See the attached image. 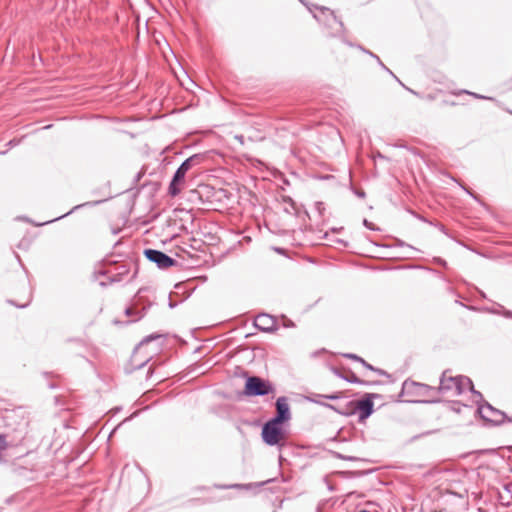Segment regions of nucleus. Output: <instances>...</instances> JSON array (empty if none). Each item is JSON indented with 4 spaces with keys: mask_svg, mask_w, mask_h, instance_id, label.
<instances>
[{
    "mask_svg": "<svg viewBox=\"0 0 512 512\" xmlns=\"http://www.w3.org/2000/svg\"><path fill=\"white\" fill-rule=\"evenodd\" d=\"M271 480H267L265 482H260V483H249V484H230V485H215L216 488L218 489H245V490H249L251 489L252 487H260V486H263L264 484L270 482Z\"/></svg>",
    "mask_w": 512,
    "mask_h": 512,
    "instance_id": "nucleus-11",
    "label": "nucleus"
},
{
    "mask_svg": "<svg viewBox=\"0 0 512 512\" xmlns=\"http://www.w3.org/2000/svg\"><path fill=\"white\" fill-rule=\"evenodd\" d=\"M146 362H143L141 364L138 365V368H141Z\"/></svg>",
    "mask_w": 512,
    "mask_h": 512,
    "instance_id": "nucleus-43",
    "label": "nucleus"
},
{
    "mask_svg": "<svg viewBox=\"0 0 512 512\" xmlns=\"http://www.w3.org/2000/svg\"><path fill=\"white\" fill-rule=\"evenodd\" d=\"M314 18L317 19L318 21H321V19L319 18V16L317 14H314Z\"/></svg>",
    "mask_w": 512,
    "mask_h": 512,
    "instance_id": "nucleus-42",
    "label": "nucleus"
},
{
    "mask_svg": "<svg viewBox=\"0 0 512 512\" xmlns=\"http://www.w3.org/2000/svg\"><path fill=\"white\" fill-rule=\"evenodd\" d=\"M7 447L6 438L4 435L0 434V453L5 450Z\"/></svg>",
    "mask_w": 512,
    "mask_h": 512,
    "instance_id": "nucleus-26",
    "label": "nucleus"
},
{
    "mask_svg": "<svg viewBox=\"0 0 512 512\" xmlns=\"http://www.w3.org/2000/svg\"><path fill=\"white\" fill-rule=\"evenodd\" d=\"M503 309H505L502 305L498 304V308H492L489 309V312L496 315H502L503 316Z\"/></svg>",
    "mask_w": 512,
    "mask_h": 512,
    "instance_id": "nucleus-22",
    "label": "nucleus"
},
{
    "mask_svg": "<svg viewBox=\"0 0 512 512\" xmlns=\"http://www.w3.org/2000/svg\"><path fill=\"white\" fill-rule=\"evenodd\" d=\"M102 200H99V201H93V202H86V203H83V204H79V205H76L74 206L70 211H68L67 213H65L64 215H61L59 217H56L55 219L53 220H50V221H46L44 224H48V223H51L53 221H56V220H59V219H62L63 217L65 216H68L70 215L71 213H73L74 211L80 209L81 207H84V206H94V205H97L99 203H101Z\"/></svg>",
    "mask_w": 512,
    "mask_h": 512,
    "instance_id": "nucleus-13",
    "label": "nucleus"
},
{
    "mask_svg": "<svg viewBox=\"0 0 512 512\" xmlns=\"http://www.w3.org/2000/svg\"><path fill=\"white\" fill-rule=\"evenodd\" d=\"M409 91H410L412 94L417 95V93H416L415 91H413V90H411V89H409Z\"/></svg>",
    "mask_w": 512,
    "mask_h": 512,
    "instance_id": "nucleus-45",
    "label": "nucleus"
},
{
    "mask_svg": "<svg viewBox=\"0 0 512 512\" xmlns=\"http://www.w3.org/2000/svg\"><path fill=\"white\" fill-rule=\"evenodd\" d=\"M355 194L359 197V198H364L365 197V192L363 190H356L355 191Z\"/></svg>",
    "mask_w": 512,
    "mask_h": 512,
    "instance_id": "nucleus-34",
    "label": "nucleus"
},
{
    "mask_svg": "<svg viewBox=\"0 0 512 512\" xmlns=\"http://www.w3.org/2000/svg\"><path fill=\"white\" fill-rule=\"evenodd\" d=\"M337 242H338V243L343 244L344 246H347V243H346V242H344L343 240H340V239H339V240H337Z\"/></svg>",
    "mask_w": 512,
    "mask_h": 512,
    "instance_id": "nucleus-40",
    "label": "nucleus"
},
{
    "mask_svg": "<svg viewBox=\"0 0 512 512\" xmlns=\"http://www.w3.org/2000/svg\"><path fill=\"white\" fill-rule=\"evenodd\" d=\"M451 410L455 413H461L462 410H472V407L466 404H462L460 402H453L450 406Z\"/></svg>",
    "mask_w": 512,
    "mask_h": 512,
    "instance_id": "nucleus-15",
    "label": "nucleus"
},
{
    "mask_svg": "<svg viewBox=\"0 0 512 512\" xmlns=\"http://www.w3.org/2000/svg\"><path fill=\"white\" fill-rule=\"evenodd\" d=\"M144 255L150 262L155 263L160 269H167L177 265V261L175 259L160 250L148 248L144 250Z\"/></svg>",
    "mask_w": 512,
    "mask_h": 512,
    "instance_id": "nucleus-8",
    "label": "nucleus"
},
{
    "mask_svg": "<svg viewBox=\"0 0 512 512\" xmlns=\"http://www.w3.org/2000/svg\"><path fill=\"white\" fill-rule=\"evenodd\" d=\"M437 388L438 395L448 394L450 396H459L467 389L470 390L474 396L478 398L477 401L482 400V394L474 389L471 379L467 376H452L449 370H445L440 377V384Z\"/></svg>",
    "mask_w": 512,
    "mask_h": 512,
    "instance_id": "nucleus-1",
    "label": "nucleus"
},
{
    "mask_svg": "<svg viewBox=\"0 0 512 512\" xmlns=\"http://www.w3.org/2000/svg\"><path fill=\"white\" fill-rule=\"evenodd\" d=\"M315 209L317 210V212L319 213L320 216L323 215V212L325 210V206H324V203L323 202H316L315 203Z\"/></svg>",
    "mask_w": 512,
    "mask_h": 512,
    "instance_id": "nucleus-23",
    "label": "nucleus"
},
{
    "mask_svg": "<svg viewBox=\"0 0 512 512\" xmlns=\"http://www.w3.org/2000/svg\"><path fill=\"white\" fill-rule=\"evenodd\" d=\"M301 2H303V0H300Z\"/></svg>",
    "mask_w": 512,
    "mask_h": 512,
    "instance_id": "nucleus-49",
    "label": "nucleus"
},
{
    "mask_svg": "<svg viewBox=\"0 0 512 512\" xmlns=\"http://www.w3.org/2000/svg\"><path fill=\"white\" fill-rule=\"evenodd\" d=\"M344 357L345 358H348V359H352V360H355V361H358L361 363V360H363V358L359 357L358 355L356 354H352V353H347V354H344Z\"/></svg>",
    "mask_w": 512,
    "mask_h": 512,
    "instance_id": "nucleus-25",
    "label": "nucleus"
},
{
    "mask_svg": "<svg viewBox=\"0 0 512 512\" xmlns=\"http://www.w3.org/2000/svg\"><path fill=\"white\" fill-rule=\"evenodd\" d=\"M153 338H154L153 336H148V337L145 339V341H147V342H148V341H150V340H151V339H153Z\"/></svg>",
    "mask_w": 512,
    "mask_h": 512,
    "instance_id": "nucleus-41",
    "label": "nucleus"
},
{
    "mask_svg": "<svg viewBox=\"0 0 512 512\" xmlns=\"http://www.w3.org/2000/svg\"><path fill=\"white\" fill-rule=\"evenodd\" d=\"M348 46H352V44L348 41H344Z\"/></svg>",
    "mask_w": 512,
    "mask_h": 512,
    "instance_id": "nucleus-44",
    "label": "nucleus"
},
{
    "mask_svg": "<svg viewBox=\"0 0 512 512\" xmlns=\"http://www.w3.org/2000/svg\"><path fill=\"white\" fill-rule=\"evenodd\" d=\"M376 61H377V63L380 65V67H381L382 69H384V70H385V71H387L389 74H391V75H392V76H393V77H394V78H395V79H396V80H397V81H398L402 86H404V85L402 84V82H401V81H400V80H399V79L394 75V73H393L389 68H387V67L383 64V62L380 60V58H379V57H378V59H376Z\"/></svg>",
    "mask_w": 512,
    "mask_h": 512,
    "instance_id": "nucleus-21",
    "label": "nucleus"
},
{
    "mask_svg": "<svg viewBox=\"0 0 512 512\" xmlns=\"http://www.w3.org/2000/svg\"><path fill=\"white\" fill-rule=\"evenodd\" d=\"M315 8L317 10H319L322 14H327L329 15V17L334 21V22H337L339 24L340 27H343V23L341 21H337V18L336 16L334 15V12L331 11L329 8L327 7H318V6H315Z\"/></svg>",
    "mask_w": 512,
    "mask_h": 512,
    "instance_id": "nucleus-16",
    "label": "nucleus"
},
{
    "mask_svg": "<svg viewBox=\"0 0 512 512\" xmlns=\"http://www.w3.org/2000/svg\"><path fill=\"white\" fill-rule=\"evenodd\" d=\"M361 364H362L365 368H367V369H369V370H372V371L376 370V368H375L374 366H372L371 364H369L368 362H366L364 359H363V360H361Z\"/></svg>",
    "mask_w": 512,
    "mask_h": 512,
    "instance_id": "nucleus-28",
    "label": "nucleus"
},
{
    "mask_svg": "<svg viewBox=\"0 0 512 512\" xmlns=\"http://www.w3.org/2000/svg\"><path fill=\"white\" fill-rule=\"evenodd\" d=\"M435 262H436L437 264L442 265V266H446V264H447V263H446V261H445V260H443L442 258H436V259H435Z\"/></svg>",
    "mask_w": 512,
    "mask_h": 512,
    "instance_id": "nucleus-35",
    "label": "nucleus"
},
{
    "mask_svg": "<svg viewBox=\"0 0 512 512\" xmlns=\"http://www.w3.org/2000/svg\"><path fill=\"white\" fill-rule=\"evenodd\" d=\"M235 139L238 140L241 144L244 143V136H242V135H236Z\"/></svg>",
    "mask_w": 512,
    "mask_h": 512,
    "instance_id": "nucleus-38",
    "label": "nucleus"
},
{
    "mask_svg": "<svg viewBox=\"0 0 512 512\" xmlns=\"http://www.w3.org/2000/svg\"><path fill=\"white\" fill-rule=\"evenodd\" d=\"M323 397L325 399H329V400H336V399L340 398V394L339 393H334V394H330V395H324Z\"/></svg>",
    "mask_w": 512,
    "mask_h": 512,
    "instance_id": "nucleus-27",
    "label": "nucleus"
},
{
    "mask_svg": "<svg viewBox=\"0 0 512 512\" xmlns=\"http://www.w3.org/2000/svg\"><path fill=\"white\" fill-rule=\"evenodd\" d=\"M344 380L350 383H356V384H362L364 383L362 380H360L352 371L349 372V375L346 377H343Z\"/></svg>",
    "mask_w": 512,
    "mask_h": 512,
    "instance_id": "nucleus-19",
    "label": "nucleus"
},
{
    "mask_svg": "<svg viewBox=\"0 0 512 512\" xmlns=\"http://www.w3.org/2000/svg\"><path fill=\"white\" fill-rule=\"evenodd\" d=\"M359 512H368L367 510H360Z\"/></svg>",
    "mask_w": 512,
    "mask_h": 512,
    "instance_id": "nucleus-47",
    "label": "nucleus"
},
{
    "mask_svg": "<svg viewBox=\"0 0 512 512\" xmlns=\"http://www.w3.org/2000/svg\"><path fill=\"white\" fill-rule=\"evenodd\" d=\"M359 48L365 52L366 54L370 55L372 58L374 59H378V56L376 54H374L373 52L369 51V50H366L365 48H363L362 46H359Z\"/></svg>",
    "mask_w": 512,
    "mask_h": 512,
    "instance_id": "nucleus-29",
    "label": "nucleus"
},
{
    "mask_svg": "<svg viewBox=\"0 0 512 512\" xmlns=\"http://www.w3.org/2000/svg\"><path fill=\"white\" fill-rule=\"evenodd\" d=\"M336 457L339 458V459H344V460H349V461H357V460H359V458H357V457L346 456V455H343V454H340V453H336Z\"/></svg>",
    "mask_w": 512,
    "mask_h": 512,
    "instance_id": "nucleus-24",
    "label": "nucleus"
},
{
    "mask_svg": "<svg viewBox=\"0 0 512 512\" xmlns=\"http://www.w3.org/2000/svg\"><path fill=\"white\" fill-rule=\"evenodd\" d=\"M397 246H407L408 248L413 249V247L411 245L405 244L401 240H397Z\"/></svg>",
    "mask_w": 512,
    "mask_h": 512,
    "instance_id": "nucleus-37",
    "label": "nucleus"
},
{
    "mask_svg": "<svg viewBox=\"0 0 512 512\" xmlns=\"http://www.w3.org/2000/svg\"><path fill=\"white\" fill-rule=\"evenodd\" d=\"M451 493L456 495L459 498H464L467 495V490L464 489L462 492H451Z\"/></svg>",
    "mask_w": 512,
    "mask_h": 512,
    "instance_id": "nucleus-30",
    "label": "nucleus"
},
{
    "mask_svg": "<svg viewBox=\"0 0 512 512\" xmlns=\"http://www.w3.org/2000/svg\"><path fill=\"white\" fill-rule=\"evenodd\" d=\"M323 396H324V394L313 393L310 396H308L307 399L310 402H313V403H316V404H320V405H323V406L327 407L328 404L327 403H323L321 401V399H325Z\"/></svg>",
    "mask_w": 512,
    "mask_h": 512,
    "instance_id": "nucleus-17",
    "label": "nucleus"
},
{
    "mask_svg": "<svg viewBox=\"0 0 512 512\" xmlns=\"http://www.w3.org/2000/svg\"><path fill=\"white\" fill-rule=\"evenodd\" d=\"M363 224H364V226H366L368 229H371V230H374V229H375V228H374V226H373V224H372V223H370L367 219H364V220H363Z\"/></svg>",
    "mask_w": 512,
    "mask_h": 512,
    "instance_id": "nucleus-32",
    "label": "nucleus"
},
{
    "mask_svg": "<svg viewBox=\"0 0 512 512\" xmlns=\"http://www.w3.org/2000/svg\"><path fill=\"white\" fill-rule=\"evenodd\" d=\"M261 436L265 444L276 446L284 439L285 433L281 423L270 419L263 425Z\"/></svg>",
    "mask_w": 512,
    "mask_h": 512,
    "instance_id": "nucleus-6",
    "label": "nucleus"
},
{
    "mask_svg": "<svg viewBox=\"0 0 512 512\" xmlns=\"http://www.w3.org/2000/svg\"><path fill=\"white\" fill-rule=\"evenodd\" d=\"M19 142H20L19 140L12 139V140H10V141L6 144V146H8V147H10V148H11V147H14V146L18 145V144H19Z\"/></svg>",
    "mask_w": 512,
    "mask_h": 512,
    "instance_id": "nucleus-31",
    "label": "nucleus"
},
{
    "mask_svg": "<svg viewBox=\"0 0 512 512\" xmlns=\"http://www.w3.org/2000/svg\"><path fill=\"white\" fill-rule=\"evenodd\" d=\"M146 313V307L138 308L137 304L134 306L128 307L125 309V314L127 316H135V320L141 319Z\"/></svg>",
    "mask_w": 512,
    "mask_h": 512,
    "instance_id": "nucleus-12",
    "label": "nucleus"
},
{
    "mask_svg": "<svg viewBox=\"0 0 512 512\" xmlns=\"http://www.w3.org/2000/svg\"><path fill=\"white\" fill-rule=\"evenodd\" d=\"M475 413H478L483 420L491 422L495 425L502 424L506 418L505 413L498 409H495L487 402H485L482 405H479L478 408L475 410Z\"/></svg>",
    "mask_w": 512,
    "mask_h": 512,
    "instance_id": "nucleus-7",
    "label": "nucleus"
},
{
    "mask_svg": "<svg viewBox=\"0 0 512 512\" xmlns=\"http://www.w3.org/2000/svg\"><path fill=\"white\" fill-rule=\"evenodd\" d=\"M283 202H284V203H290V208H291V210H290L289 208H285V211H286L287 213L292 214V213H293L292 211H294V210H295V202L293 201V199H292L291 197H289V196H284V197H283Z\"/></svg>",
    "mask_w": 512,
    "mask_h": 512,
    "instance_id": "nucleus-20",
    "label": "nucleus"
},
{
    "mask_svg": "<svg viewBox=\"0 0 512 512\" xmlns=\"http://www.w3.org/2000/svg\"><path fill=\"white\" fill-rule=\"evenodd\" d=\"M509 422H512V418L508 420Z\"/></svg>",
    "mask_w": 512,
    "mask_h": 512,
    "instance_id": "nucleus-48",
    "label": "nucleus"
},
{
    "mask_svg": "<svg viewBox=\"0 0 512 512\" xmlns=\"http://www.w3.org/2000/svg\"><path fill=\"white\" fill-rule=\"evenodd\" d=\"M453 94L454 95L467 94V95H470V96H472V97H474L476 99L496 101V99L493 98V97L481 95V94H478V93H475V92H471V91H468V90H459V91L453 92Z\"/></svg>",
    "mask_w": 512,
    "mask_h": 512,
    "instance_id": "nucleus-14",
    "label": "nucleus"
},
{
    "mask_svg": "<svg viewBox=\"0 0 512 512\" xmlns=\"http://www.w3.org/2000/svg\"><path fill=\"white\" fill-rule=\"evenodd\" d=\"M332 371H333V373H334L335 375H337L338 377H340V378H342V379H343V377H346L345 375H342V373H340V372L338 371V369H336V368H332Z\"/></svg>",
    "mask_w": 512,
    "mask_h": 512,
    "instance_id": "nucleus-36",
    "label": "nucleus"
},
{
    "mask_svg": "<svg viewBox=\"0 0 512 512\" xmlns=\"http://www.w3.org/2000/svg\"><path fill=\"white\" fill-rule=\"evenodd\" d=\"M327 408L334 410L342 415H353L359 413V421L366 420L374 411V403L371 394H366L364 398L358 401H346L344 404L327 405Z\"/></svg>",
    "mask_w": 512,
    "mask_h": 512,
    "instance_id": "nucleus-3",
    "label": "nucleus"
},
{
    "mask_svg": "<svg viewBox=\"0 0 512 512\" xmlns=\"http://www.w3.org/2000/svg\"><path fill=\"white\" fill-rule=\"evenodd\" d=\"M274 391L275 388L269 380L259 376H250L246 379L243 394L249 397L266 396Z\"/></svg>",
    "mask_w": 512,
    "mask_h": 512,
    "instance_id": "nucleus-5",
    "label": "nucleus"
},
{
    "mask_svg": "<svg viewBox=\"0 0 512 512\" xmlns=\"http://www.w3.org/2000/svg\"><path fill=\"white\" fill-rule=\"evenodd\" d=\"M254 326L263 332H274L277 330L276 319L266 313H261L255 317Z\"/></svg>",
    "mask_w": 512,
    "mask_h": 512,
    "instance_id": "nucleus-10",
    "label": "nucleus"
},
{
    "mask_svg": "<svg viewBox=\"0 0 512 512\" xmlns=\"http://www.w3.org/2000/svg\"><path fill=\"white\" fill-rule=\"evenodd\" d=\"M374 371L377 372L380 375H386V372L381 370V369L376 368V370H374Z\"/></svg>",
    "mask_w": 512,
    "mask_h": 512,
    "instance_id": "nucleus-39",
    "label": "nucleus"
},
{
    "mask_svg": "<svg viewBox=\"0 0 512 512\" xmlns=\"http://www.w3.org/2000/svg\"><path fill=\"white\" fill-rule=\"evenodd\" d=\"M128 270L125 268V266L119 267V272L110 278V282H118L121 281V276L126 274Z\"/></svg>",
    "mask_w": 512,
    "mask_h": 512,
    "instance_id": "nucleus-18",
    "label": "nucleus"
},
{
    "mask_svg": "<svg viewBox=\"0 0 512 512\" xmlns=\"http://www.w3.org/2000/svg\"><path fill=\"white\" fill-rule=\"evenodd\" d=\"M203 156L201 154H194L184 160L175 171L172 180L169 184L168 193L170 196L175 197L181 192L182 185L185 181L186 173L195 165L201 163Z\"/></svg>",
    "mask_w": 512,
    "mask_h": 512,
    "instance_id": "nucleus-4",
    "label": "nucleus"
},
{
    "mask_svg": "<svg viewBox=\"0 0 512 512\" xmlns=\"http://www.w3.org/2000/svg\"><path fill=\"white\" fill-rule=\"evenodd\" d=\"M503 317L512 318V311H510L508 309H503Z\"/></svg>",
    "mask_w": 512,
    "mask_h": 512,
    "instance_id": "nucleus-33",
    "label": "nucleus"
},
{
    "mask_svg": "<svg viewBox=\"0 0 512 512\" xmlns=\"http://www.w3.org/2000/svg\"><path fill=\"white\" fill-rule=\"evenodd\" d=\"M276 415L271 419L281 424L287 422L291 418L290 408L287 402V398L284 396L279 397L275 403Z\"/></svg>",
    "mask_w": 512,
    "mask_h": 512,
    "instance_id": "nucleus-9",
    "label": "nucleus"
},
{
    "mask_svg": "<svg viewBox=\"0 0 512 512\" xmlns=\"http://www.w3.org/2000/svg\"><path fill=\"white\" fill-rule=\"evenodd\" d=\"M140 177H141V174L139 173V174L137 175V180H139V179H140Z\"/></svg>",
    "mask_w": 512,
    "mask_h": 512,
    "instance_id": "nucleus-46",
    "label": "nucleus"
},
{
    "mask_svg": "<svg viewBox=\"0 0 512 512\" xmlns=\"http://www.w3.org/2000/svg\"><path fill=\"white\" fill-rule=\"evenodd\" d=\"M401 394L415 397L407 400L408 402L436 403L439 401L436 387L410 380L403 382Z\"/></svg>",
    "mask_w": 512,
    "mask_h": 512,
    "instance_id": "nucleus-2",
    "label": "nucleus"
}]
</instances>
